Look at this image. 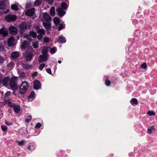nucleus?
I'll use <instances>...</instances> for the list:
<instances>
[{"label": "nucleus", "mask_w": 157, "mask_h": 157, "mask_svg": "<svg viewBox=\"0 0 157 157\" xmlns=\"http://www.w3.org/2000/svg\"><path fill=\"white\" fill-rule=\"evenodd\" d=\"M19 27L21 30H23L27 29H30L31 27V25L30 22H23L20 24Z\"/></svg>", "instance_id": "obj_3"}, {"label": "nucleus", "mask_w": 157, "mask_h": 157, "mask_svg": "<svg viewBox=\"0 0 157 157\" xmlns=\"http://www.w3.org/2000/svg\"><path fill=\"white\" fill-rule=\"evenodd\" d=\"M1 128L3 132H6L7 130V127L6 125H2L1 126Z\"/></svg>", "instance_id": "obj_35"}, {"label": "nucleus", "mask_w": 157, "mask_h": 157, "mask_svg": "<svg viewBox=\"0 0 157 157\" xmlns=\"http://www.w3.org/2000/svg\"><path fill=\"white\" fill-rule=\"evenodd\" d=\"M37 38L39 40H40L42 39L43 37V35L39 34L37 36Z\"/></svg>", "instance_id": "obj_46"}, {"label": "nucleus", "mask_w": 157, "mask_h": 157, "mask_svg": "<svg viewBox=\"0 0 157 157\" xmlns=\"http://www.w3.org/2000/svg\"><path fill=\"white\" fill-rule=\"evenodd\" d=\"M48 48L46 47H44L42 49V55L48 56Z\"/></svg>", "instance_id": "obj_24"}, {"label": "nucleus", "mask_w": 157, "mask_h": 157, "mask_svg": "<svg viewBox=\"0 0 157 157\" xmlns=\"http://www.w3.org/2000/svg\"><path fill=\"white\" fill-rule=\"evenodd\" d=\"M45 64L44 63H41L40 64L39 68L40 71H42L43 68L45 67Z\"/></svg>", "instance_id": "obj_38"}, {"label": "nucleus", "mask_w": 157, "mask_h": 157, "mask_svg": "<svg viewBox=\"0 0 157 157\" xmlns=\"http://www.w3.org/2000/svg\"><path fill=\"white\" fill-rule=\"evenodd\" d=\"M8 29L10 33L12 35H15L17 33V29L13 26H10Z\"/></svg>", "instance_id": "obj_10"}, {"label": "nucleus", "mask_w": 157, "mask_h": 157, "mask_svg": "<svg viewBox=\"0 0 157 157\" xmlns=\"http://www.w3.org/2000/svg\"><path fill=\"white\" fill-rule=\"evenodd\" d=\"M156 103H157V101H156Z\"/></svg>", "instance_id": "obj_64"}, {"label": "nucleus", "mask_w": 157, "mask_h": 157, "mask_svg": "<svg viewBox=\"0 0 157 157\" xmlns=\"http://www.w3.org/2000/svg\"><path fill=\"white\" fill-rule=\"evenodd\" d=\"M16 142L19 146H22L24 145V140H21V141H17Z\"/></svg>", "instance_id": "obj_40"}, {"label": "nucleus", "mask_w": 157, "mask_h": 157, "mask_svg": "<svg viewBox=\"0 0 157 157\" xmlns=\"http://www.w3.org/2000/svg\"><path fill=\"white\" fill-rule=\"evenodd\" d=\"M66 40L63 36L61 35L58 37L57 42L60 44H63L66 42Z\"/></svg>", "instance_id": "obj_17"}, {"label": "nucleus", "mask_w": 157, "mask_h": 157, "mask_svg": "<svg viewBox=\"0 0 157 157\" xmlns=\"http://www.w3.org/2000/svg\"><path fill=\"white\" fill-rule=\"evenodd\" d=\"M31 120L30 119H28V118H26L25 119V121L26 122V123H28L29 122V121Z\"/></svg>", "instance_id": "obj_55"}, {"label": "nucleus", "mask_w": 157, "mask_h": 157, "mask_svg": "<svg viewBox=\"0 0 157 157\" xmlns=\"http://www.w3.org/2000/svg\"><path fill=\"white\" fill-rule=\"evenodd\" d=\"M130 102L132 105H136L138 104V102L137 99H131Z\"/></svg>", "instance_id": "obj_21"}, {"label": "nucleus", "mask_w": 157, "mask_h": 157, "mask_svg": "<svg viewBox=\"0 0 157 157\" xmlns=\"http://www.w3.org/2000/svg\"><path fill=\"white\" fill-rule=\"evenodd\" d=\"M8 35V31L4 26H3L0 29V35H2L3 37H4Z\"/></svg>", "instance_id": "obj_7"}, {"label": "nucleus", "mask_w": 157, "mask_h": 157, "mask_svg": "<svg viewBox=\"0 0 157 157\" xmlns=\"http://www.w3.org/2000/svg\"><path fill=\"white\" fill-rule=\"evenodd\" d=\"M33 57V54L31 52H27L25 54V59L27 61H31Z\"/></svg>", "instance_id": "obj_12"}, {"label": "nucleus", "mask_w": 157, "mask_h": 157, "mask_svg": "<svg viewBox=\"0 0 157 157\" xmlns=\"http://www.w3.org/2000/svg\"><path fill=\"white\" fill-rule=\"evenodd\" d=\"M36 29L37 33L39 34L43 35L45 33V31L43 29L37 28H36Z\"/></svg>", "instance_id": "obj_26"}, {"label": "nucleus", "mask_w": 157, "mask_h": 157, "mask_svg": "<svg viewBox=\"0 0 157 157\" xmlns=\"http://www.w3.org/2000/svg\"><path fill=\"white\" fill-rule=\"evenodd\" d=\"M141 67L143 69H146L147 67V65L146 63L142 64L141 65Z\"/></svg>", "instance_id": "obj_41"}, {"label": "nucleus", "mask_w": 157, "mask_h": 157, "mask_svg": "<svg viewBox=\"0 0 157 157\" xmlns=\"http://www.w3.org/2000/svg\"><path fill=\"white\" fill-rule=\"evenodd\" d=\"M41 83L38 80H35L33 82V88L36 90H38L41 88Z\"/></svg>", "instance_id": "obj_8"}, {"label": "nucleus", "mask_w": 157, "mask_h": 157, "mask_svg": "<svg viewBox=\"0 0 157 157\" xmlns=\"http://www.w3.org/2000/svg\"><path fill=\"white\" fill-rule=\"evenodd\" d=\"M29 87V84L26 81L23 82L20 86L19 92L21 94H24L27 90Z\"/></svg>", "instance_id": "obj_1"}, {"label": "nucleus", "mask_w": 157, "mask_h": 157, "mask_svg": "<svg viewBox=\"0 0 157 157\" xmlns=\"http://www.w3.org/2000/svg\"><path fill=\"white\" fill-rule=\"evenodd\" d=\"M61 7H59L56 9V12L59 17H63L66 14V12Z\"/></svg>", "instance_id": "obj_9"}, {"label": "nucleus", "mask_w": 157, "mask_h": 157, "mask_svg": "<svg viewBox=\"0 0 157 157\" xmlns=\"http://www.w3.org/2000/svg\"><path fill=\"white\" fill-rule=\"evenodd\" d=\"M48 59V56L43 55H40L38 59V62L40 63H43L44 62L47 60Z\"/></svg>", "instance_id": "obj_14"}, {"label": "nucleus", "mask_w": 157, "mask_h": 157, "mask_svg": "<svg viewBox=\"0 0 157 157\" xmlns=\"http://www.w3.org/2000/svg\"><path fill=\"white\" fill-rule=\"evenodd\" d=\"M9 80V78L8 77H6L3 78L2 75H0V84L2 83L3 86H6Z\"/></svg>", "instance_id": "obj_6"}, {"label": "nucleus", "mask_w": 157, "mask_h": 157, "mask_svg": "<svg viewBox=\"0 0 157 157\" xmlns=\"http://www.w3.org/2000/svg\"><path fill=\"white\" fill-rule=\"evenodd\" d=\"M5 124L8 126L11 125L13 124V123L11 122H9V121H6V120L5 121Z\"/></svg>", "instance_id": "obj_43"}, {"label": "nucleus", "mask_w": 157, "mask_h": 157, "mask_svg": "<svg viewBox=\"0 0 157 157\" xmlns=\"http://www.w3.org/2000/svg\"><path fill=\"white\" fill-rule=\"evenodd\" d=\"M14 38L13 36L10 37L8 39L7 44L9 46H13L14 45Z\"/></svg>", "instance_id": "obj_15"}, {"label": "nucleus", "mask_w": 157, "mask_h": 157, "mask_svg": "<svg viewBox=\"0 0 157 157\" xmlns=\"http://www.w3.org/2000/svg\"><path fill=\"white\" fill-rule=\"evenodd\" d=\"M46 71L47 72L50 74H52V72L51 70L49 68H48L46 69Z\"/></svg>", "instance_id": "obj_49"}, {"label": "nucleus", "mask_w": 157, "mask_h": 157, "mask_svg": "<svg viewBox=\"0 0 157 157\" xmlns=\"http://www.w3.org/2000/svg\"><path fill=\"white\" fill-rule=\"evenodd\" d=\"M62 151H60V154H61V153H62Z\"/></svg>", "instance_id": "obj_63"}, {"label": "nucleus", "mask_w": 157, "mask_h": 157, "mask_svg": "<svg viewBox=\"0 0 157 157\" xmlns=\"http://www.w3.org/2000/svg\"><path fill=\"white\" fill-rule=\"evenodd\" d=\"M30 146H31V148L32 150H34L35 148V146L33 144L30 143Z\"/></svg>", "instance_id": "obj_48"}, {"label": "nucleus", "mask_w": 157, "mask_h": 157, "mask_svg": "<svg viewBox=\"0 0 157 157\" xmlns=\"http://www.w3.org/2000/svg\"><path fill=\"white\" fill-rule=\"evenodd\" d=\"M35 93L34 91H32L31 92L30 95L27 98H33L35 97Z\"/></svg>", "instance_id": "obj_36"}, {"label": "nucleus", "mask_w": 157, "mask_h": 157, "mask_svg": "<svg viewBox=\"0 0 157 157\" xmlns=\"http://www.w3.org/2000/svg\"><path fill=\"white\" fill-rule=\"evenodd\" d=\"M20 53L17 52H14L12 53L11 57L13 59H16L18 57Z\"/></svg>", "instance_id": "obj_20"}, {"label": "nucleus", "mask_w": 157, "mask_h": 157, "mask_svg": "<svg viewBox=\"0 0 157 157\" xmlns=\"http://www.w3.org/2000/svg\"><path fill=\"white\" fill-rule=\"evenodd\" d=\"M58 62L59 63H61V61L60 60H59L58 61Z\"/></svg>", "instance_id": "obj_61"}, {"label": "nucleus", "mask_w": 157, "mask_h": 157, "mask_svg": "<svg viewBox=\"0 0 157 157\" xmlns=\"http://www.w3.org/2000/svg\"><path fill=\"white\" fill-rule=\"evenodd\" d=\"M23 68L25 69H28L32 68V66L28 63H24L22 64Z\"/></svg>", "instance_id": "obj_23"}, {"label": "nucleus", "mask_w": 157, "mask_h": 157, "mask_svg": "<svg viewBox=\"0 0 157 157\" xmlns=\"http://www.w3.org/2000/svg\"><path fill=\"white\" fill-rule=\"evenodd\" d=\"M51 21H47L43 22V25L45 27L46 29L48 30L51 29V24L50 23Z\"/></svg>", "instance_id": "obj_18"}, {"label": "nucleus", "mask_w": 157, "mask_h": 157, "mask_svg": "<svg viewBox=\"0 0 157 157\" xmlns=\"http://www.w3.org/2000/svg\"><path fill=\"white\" fill-rule=\"evenodd\" d=\"M13 108L14 112L16 113H18L21 111L20 106L17 104H16Z\"/></svg>", "instance_id": "obj_19"}, {"label": "nucleus", "mask_w": 157, "mask_h": 157, "mask_svg": "<svg viewBox=\"0 0 157 157\" xmlns=\"http://www.w3.org/2000/svg\"><path fill=\"white\" fill-rule=\"evenodd\" d=\"M38 74V73L36 71H35L32 74V77H35Z\"/></svg>", "instance_id": "obj_51"}, {"label": "nucleus", "mask_w": 157, "mask_h": 157, "mask_svg": "<svg viewBox=\"0 0 157 157\" xmlns=\"http://www.w3.org/2000/svg\"><path fill=\"white\" fill-rule=\"evenodd\" d=\"M7 66L8 67H10V68H13L14 66V63L13 62H10L7 65Z\"/></svg>", "instance_id": "obj_42"}, {"label": "nucleus", "mask_w": 157, "mask_h": 157, "mask_svg": "<svg viewBox=\"0 0 157 157\" xmlns=\"http://www.w3.org/2000/svg\"><path fill=\"white\" fill-rule=\"evenodd\" d=\"M65 27V24H60L59 25V26L58 29V31H60L61 30L63 29Z\"/></svg>", "instance_id": "obj_34"}, {"label": "nucleus", "mask_w": 157, "mask_h": 157, "mask_svg": "<svg viewBox=\"0 0 157 157\" xmlns=\"http://www.w3.org/2000/svg\"><path fill=\"white\" fill-rule=\"evenodd\" d=\"M17 17L15 15L10 14L5 16V19L8 22H10L14 21L16 20Z\"/></svg>", "instance_id": "obj_4"}, {"label": "nucleus", "mask_w": 157, "mask_h": 157, "mask_svg": "<svg viewBox=\"0 0 157 157\" xmlns=\"http://www.w3.org/2000/svg\"><path fill=\"white\" fill-rule=\"evenodd\" d=\"M6 6L5 3L2 1H0V9L4 10L5 9Z\"/></svg>", "instance_id": "obj_25"}, {"label": "nucleus", "mask_w": 157, "mask_h": 157, "mask_svg": "<svg viewBox=\"0 0 157 157\" xmlns=\"http://www.w3.org/2000/svg\"><path fill=\"white\" fill-rule=\"evenodd\" d=\"M4 61V59L2 56H0V64H2Z\"/></svg>", "instance_id": "obj_53"}, {"label": "nucleus", "mask_w": 157, "mask_h": 157, "mask_svg": "<svg viewBox=\"0 0 157 157\" xmlns=\"http://www.w3.org/2000/svg\"><path fill=\"white\" fill-rule=\"evenodd\" d=\"M33 48H37L39 45L38 43L37 42H33L32 44Z\"/></svg>", "instance_id": "obj_37"}, {"label": "nucleus", "mask_w": 157, "mask_h": 157, "mask_svg": "<svg viewBox=\"0 0 157 157\" xmlns=\"http://www.w3.org/2000/svg\"><path fill=\"white\" fill-rule=\"evenodd\" d=\"M28 39L29 41H27L26 40H24L22 42L21 44V49H25L27 48L30 44V42L32 40V38L31 37L28 38Z\"/></svg>", "instance_id": "obj_5"}, {"label": "nucleus", "mask_w": 157, "mask_h": 157, "mask_svg": "<svg viewBox=\"0 0 157 157\" xmlns=\"http://www.w3.org/2000/svg\"><path fill=\"white\" fill-rule=\"evenodd\" d=\"M34 99H25L24 100H23V101H27L28 102L29 101H32Z\"/></svg>", "instance_id": "obj_50"}, {"label": "nucleus", "mask_w": 157, "mask_h": 157, "mask_svg": "<svg viewBox=\"0 0 157 157\" xmlns=\"http://www.w3.org/2000/svg\"><path fill=\"white\" fill-rule=\"evenodd\" d=\"M17 79L16 77L12 78L10 81V85L11 89L15 90L17 88Z\"/></svg>", "instance_id": "obj_2"}, {"label": "nucleus", "mask_w": 157, "mask_h": 157, "mask_svg": "<svg viewBox=\"0 0 157 157\" xmlns=\"http://www.w3.org/2000/svg\"><path fill=\"white\" fill-rule=\"evenodd\" d=\"M11 99H3V101L5 104H7L10 107L13 108L16 104H13L10 101Z\"/></svg>", "instance_id": "obj_16"}, {"label": "nucleus", "mask_w": 157, "mask_h": 157, "mask_svg": "<svg viewBox=\"0 0 157 157\" xmlns=\"http://www.w3.org/2000/svg\"><path fill=\"white\" fill-rule=\"evenodd\" d=\"M35 12V9L34 8H33L31 9H30L27 10L25 12V14L29 17L32 16Z\"/></svg>", "instance_id": "obj_11"}, {"label": "nucleus", "mask_w": 157, "mask_h": 157, "mask_svg": "<svg viewBox=\"0 0 157 157\" xmlns=\"http://www.w3.org/2000/svg\"><path fill=\"white\" fill-rule=\"evenodd\" d=\"M155 127L154 125L151 126L150 127V128H151L152 130H155Z\"/></svg>", "instance_id": "obj_57"}, {"label": "nucleus", "mask_w": 157, "mask_h": 157, "mask_svg": "<svg viewBox=\"0 0 157 157\" xmlns=\"http://www.w3.org/2000/svg\"><path fill=\"white\" fill-rule=\"evenodd\" d=\"M50 14L52 17L55 16V8L54 6H52L51 7L50 10Z\"/></svg>", "instance_id": "obj_22"}, {"label": "nucleus", "mask_w": 157, "mask_h": 157, "mask_svg": "<svg viewBox=\"0 0 157 157\" xmlns=\"http://www.w3.org/2000/svg\"><path fill=\"white\" fill-rule=\"evenodd\" d=\"M20 76L24 78L25 77V74L24 72H21L20 74Z\"/></svg>", "instance_id": "obj_54"}, {"label": "nucleus", "mask_w": 157, "mask_h": 157, "mask_svg": "<svg viewBox=\"0 0 157 157\" xmlns=\"http://www.w3.org/2000/svg\"><path fill=\"white\" fill-rule=\"evenodd\" d=\"M152 129H151L150 128H148L147 130V133L149 134H151L152 133Z\"/></svg>", "instance_id": "obj_52"}, {"label": "nucleus", "mask_w": 157, "mask_h": 157, "mask_svg": "<svg viewBox=\"0 0 157 157\" xmlns=\"http://www.w3.org/2000/svg\"><path fill=\"white\" fill-rule=\"evenodd\" d=\"M27 117L29 118V119H30L31 120L32 118V116L30 115H29Z\"/></svg>", "instance_id": "obj_58"}, {"label": "nucleus", "mask_w": 157, "mask_h": 157, "mask_svg": "<svg viewBox=\"0 0 157 157\" xmlns=\"http://www.w3.org/2000/svg\"><path fill=\"white\" fill-rule=\"evenodd\" d=\"M111 83L110 81L109 80H107L105 81V84L107 86H109Z\"/></svg>", "instance_id": "obj_44"}, {"label": "nucleus", "mask_w": 157, "mask_h": 157, "mask_svg": "<svg viewBox=\"0 0 157 157\" xmlns=\"http://www.w3.org/2000/svg\"><path fill=\"white\" fill-rule=\"evenodd\" d=\"M61 8L65 10L68 7L67 4L65 2H63L61 4Z\"/></svg>", "instance_id": "obj_31"}, {"label": "nucleus", "mask_w": 157, "mask_h": 157, "mask_svg": "<svg viewBox=\"0 0 157 157\" xmlns=\"http://www.w3.org/2000/svg\"><path fill=\"white\" fill-rule=\"evenodd\" d=\"M43 40L45 43H48L49 41V39L47 37H45L44 38Z\"/></svg>", "instance_id": "obj_45"}, {"label": "nucleus", "mask_w": 157, "mask_h": 157, "mask_svg": "<svg viewBox=\"0 0 157 157\" xmlns=\"http://www.w3.org/2000/svg\"><path fill=\"white\" fill-rule=\"evenodd\" d=\"M42 126L41 124L40 123H38L36 124V125L35 126V128L38 129L40 128Z\"/></svg>", "instance_id": "obj_39"}, {"label": "nucleus", "mask_w": 157, "mask_h": 157, "mask_svg": "<svg viewBox=\"0 0 157 157\" xmlns=\"http://www.w3.org/2000/svg\"><path fill=\"white\" fill-rule=\"evenodd\" d=\"M11 92L10 91L7 92L5 94V97H9L11 94Z\"/></svg>", "instance_id": "obj_47"}, {"label": "nucleus", "mask_w": 157, "mask_h": 157, "mask_svg": "<svg viewBox=\"0 0 157 157\" xmlns=\"http://www.w3.org/2000/svg\"><path fill=\"white\" fill-rule=\"evenodd\" d=\"M113 154H111L109 155V157H113Z\"/></svg>", "instance_id": "obj_60"}, {"label": "nucleus", "mask_w": 157, "mask_h": 157, "mask_svg": "<svg viewBox=\"0 0 157 157\" xmlns=\"http://www.w3.org/2000/svg\"><path fill=\"white\" fill-rule=\"evenodd\" d=\"M131 154H132V153H129V156L130 157H131V155H131Z\"/></svg>", "instance_id": "obj_62"}, {"label": "nucleus", "mask_w": 157, "mask_h": 157, "mask_svg": "<svg viewBox=\"0 0 157 157\" xmlns=\"http://www.w3.org/2000/svg\"><path fill=\"white\" fill-rule=\"evenodd\" d=\"M30 35L34 38H35L37 36L36 33L33 31H30L29 32Z\"/></svg>", "instance_id": "obj_30"}, {"label": "nucleus", "mask_w": 157, "mask_h": 157, "mask_svg": "<svg viewBox=\"0 0 157 157\" xmlns=\"http://www.w3.org/2000/svg\"><path fill=\"white\" fill-rule=\"evenodd\" d=\"M56 47H53L50 49V52L52 54H53L55 53L56 52Z\"/></svg>", "instance_id": "obj_33"}, {"label": "nucleus", "mask_w": 157, "mask_h": 157, "mask_svg": "<svg viewBox=\"0 0 157 157\" xmlns=\"http://www.w3.org/2000/svg\"><path fill=\"white\" fill-rule=\"evenodd\" d=\"M43 18L45 21L44 22L51 21L52 20L51 17L46 13H44L43 14Z\"/></svg>", "instance_id": "obj_13"}, {"label": "nucleus", "mask_w": 157, "mask_h": 157, "mask_svg": "<svg viewBox=\"0 0 157 157\" xmlns=\"http://www.w3.org/2000/svg\"><path fill=\"white\" fill-rule=\"evenodd\" d=\"M53 22L56 25H58L60 23V21L58 18L55 17L53 19Z\"/></svg>", "instance_id": "obj_28"}, {"label": "nucleus", "mask_w": 157, "mask_h": 157, "mask_svg": "<svg viewBox=\"0 0 157 157\" xmlns=\"http://www.w3.org/2000/svg\"><path fill=\"white\" fill-rule=\"evenodd\" d=\"M42 2L41 0H36L34 3V6H38L41 4Z\"/></svg>", "instance_id": "obj_29"}, {"label": "nucleus", "mask_w": 157, "mask_h": 157, "mask_svg": "<svg viewBox=\"0 0 157 157\" xmlns=\"http://www.w3.org/2000/svg\"><path fill=\"white\" fill-rule=\"evenodd\" d=\"M27 149L31 151L32 150V149L31 148V146H30V144L27 147Z\"/></svg>", "instance_id": "obj_56"}, {"label": "nucleus", "mask_w": 157, "mask_h": 157, "mask_svg": "<svg viewBox=\"0 0 157 157\" xmlns=\"http://www.w3.org/2000/svg\"><path fill=\"white\" fill-rule=\"evenodd\" d=\"M11 9L15 11H17L19 9V8L18 5L15 4L12 5L11 6Z\"/></svg>", "instance_id": "obj_27"}, {"label": "nucleus", "mask_w": 157, "mask_h": 157, "mask_svg": "<svg viewBox=\"0 0 157 157\" xmlns=\"http://www.w3.org/2000/svg\"><path fill=\"white\" fill-rule=\"evenodd\" d=\"M147 115L149 116H155V113L152 111H149L147 113Z\"/></svg>", "instance_id": "obj_32"}, {"label": "nucleus", "mask_w": 157, "mask_h": 157, "mask_svg": "<svg viewBox=\"0 0 157 157\" xmlns=\"http://www.w3.org/2000/svg\"><path fill=\"white\" fill-rule=\"evenodd\" d=\"M10 11V10L9 9H7L6 10V11L5 12V13H9V12Z\"/></svg>", "instance_id": "obj_59"}]
</instances>
